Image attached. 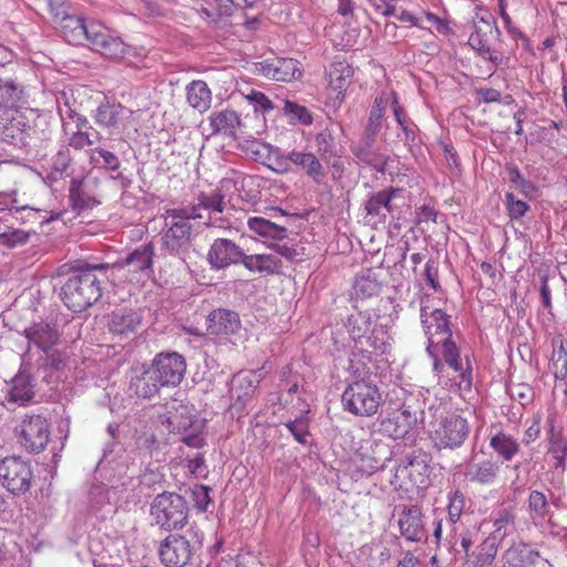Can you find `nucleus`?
I'll return each instance as SVG.
<instances>
[{
  "label": "nucleus",
  "mask_w": 567,
  "mask_h": 567,
  "mask_svg": "<svg viewBox=\"0 0 567 567\" xmlns=\"http://www.w3.org/2000/svg\"><path fill=\"white\" fill-rule=\"evenodd\" d=\"M140 371L132 375L130 390L138 398L151 399L156 396L162 388L176 386L182 382L186 372V361L177 352H161L148 365L143 364Z\"/></svg>",
  "instance_id": "obj_1"
},
{
  "label": "nucleus",
  "mask_w": 567,
  "mask_h": 567,
  "mask_svg": "<svg viewBox=\"0 0 567 567\" xmlns=\"http://www.w3.org/2000/svg\"><path fill=\"white\" fill-rule=\"evenodd\" d=\"M109 265H87L74 272L62 286L61 298L73 312H82L102 296L101 281L96 270H106Z\"/></svg>",
  "instance_id": "obj_2"
},
{
  "label": "nucleus",
  "mask_w": 567,
  "mask_h": 567,
  "mask_svg": "<svg viewBox=\"0 0 567 567\" xmlns=\"http://www.w3.org/2000/svg\"><path fill=\"white\" fill-rule=\"evenodd\" d=\"M56 105L68 146L80 151L94 145L102 138L100 132L94 130L89 120L79 112L76 102L71 101L66 92H62L56 97Z\"/></svg>",
  "instance_id": "obj_3"
},
{
  "label": "nucleus",
  "mask_w": 567,
  "mask_h": 567,
  "mask_svg": "<svg viewBox=\"0 0 567 567\" xmlns=\"http://www.w3.org/2000/svg\"><path fill=\"white\" fill-rule=\"evenodd\" d=\"M412 399L404 389H392L388 393V409L377 420L378 431L394 440L403 439L417 421L410 403Z\"/></svg>",
  "instance_id": "obj_4"
},
{
  "label": "nucleus",
  "mask_w": 567,
  "mask_h": 567,
  "mask_svg": "<svg viewBox=\"0 0 567 567\" xmlns=\"http://www.w3.org/2000/svg\"><path fill=\"white\" fill-rule=\"evenodd\" d=\"M188 506L183 496L172 492L158 494L151 504V516L161 529L183 528L188 520Z\"/></svg>",
  "instance_id": "obj_5"
},
{
  "label": "nucleus",
  "mask_w": 567,
  "mask_h": 567,
  "mask_svg": "<svg viewBox=\"0 0 567 567\" xmlns=\"http://www.w3.org/2000/svg\"><path fill=\"white\" fill-rule=\"evenodd\" d=\"M344 411L361 417L374 415L381 403L382 394L371 380H355L342 393Z\"/></svg>",
  "instance_id": "obj_6"
},
{
  "label": "nucleus",
  "mask_w": 567,
  "mask_h": 567,
  "mask_svg": "<svg viewBox=\"0 0 567 567\" xmlns=\"http://www.w3.org/2000/svg\"><path fill=\"white\" fill-rule=\"evenodd\" d=\"M430 466L426 456L415 452L404 455L395 466L391 484L396 489L411 492L429 485Z\"/></svg>",
  "instance_id": "obj_7"
},
{
  "label": "nucleus",
  "mask_w": 567,
  "mask_h": 567,
  "mask_svg": "<svg viewBox=\"0 0 567 567\" xmlns=\"http://www.w3.org/2000/svg\"><path fill=\"white\" fill-rule=\"evenodd\" d=\"M200 546V540L194 533L169 534L161 542L158 556L166 567H185L192 563Z\"/></svg>",
  "instance_id": "obj_8"
},
{
  "label": "nucleus",
  "mask_w": 567,
  "mask_h": 567,
  "mask_svg": "<svg viewBox=\"0 0 567 567\" xmlns=\"http://www.w3.org/2000/svg\"><path fill=\"white\" fill-rule=\"evenodd\" d=\"M470 431L465 417L451 413L437 420L430 437L437 450H456L467 440Z\"/></svg>",
  "instance_id": "obj_9"
},
{
  "label": "nucleus",
  "mask_w": 567,
  "mask_h": 567,
  "mask_svg": "<svg viewBox=\"0 0 567 567\" xmlns=\"http://www.w3.org/2000/svg\"><path fill=\"white\" fill-rule=\"evenodd\" d=\"M37 125L31 126L23 113L18 110L7 111L0 120L1 140L10 145L24 147L30 141H43L50 137L42 131V136L38 134Z\"/></svg>",
  "instance_id": "obj_10"
},
{
  "label": "nucleus",
  "mask_w": 567,
  "mask_h": 567,
  "mask_svg": "<svg viewBox=\"0 0 567 567\" xmlns=\"http://www.w3.org/2000/svg\"><path fill=\"white\" fill-rule=\"evenodd\" d=\"M14 435L21 449L31 454H39L50 441V424L41 415H25L14 427Z\"/></svg>",
  "instance_id": "obj_11"
},
{
  "label": "nucleus",
  "mask_w": 567,
  "mask_h": 567,
  "mask_svg": "<svg viewBox=\"0 0 567 567\" xmlns=\"http://www.w3.org/2000/svg\"><path fill=\"white\" fill-rule=\"evenodd\" d=\"M32 482L33 471L29 461L20 456H9L0 461V483L11 494H25Z\"/></svg>",
  "instance_id": "obj_12"
},
{
  "label": "nucleus",
  "mask_w": 567,
  "mask_h": 567,
  "mask_svg": "<svg viewBox=\"0 0 567 567\" xmlns=\"http://www.w3.org/2000/svg\"><path fill=\"white\" fill-rule=\"evenodd\" d=\"M84 40L91 44L93 50L114 60L124 59L131 50L120 37L96 21L89 22Z\"/></svg>",
  "instance_id": "obj_13"
},
{
  "label": "nucleus",
  "mask_w": 567,
  "mask_h": 567,
  "mask_svg": "<svg viewBox=\"0 0 567 567\" xmlns=\"http://www.w3.org/2000/svg\"><path fill=\"white\" fill-rule=\"evenodd\" d=\"M429 355H441L444 363L455 372L460 373L458 386L463 390H471L473 384L472 364L466 359V367L463 368L461 360V350L452 340V336H445L444 339L437 340L433 350H426Z\"/></svg>",
  "instance_id": "obj_14"
},
{
  "label": "nucleus",
  "mask_w": 567,
  "mask_h": 567,
  "mask_svg": "<svg viewBox=\"0 0 567 567\" xmlns=\"http://www.w3.org/2000/svg\"><path fill=\"white\" fill-rule=\"evenodd\" d=\"M424 299L421 300L420 318L423 331L427 338L426 350H433L437 340L445 336H452L450 316L443 310L427 305Z\"/></svg>",
  "instance_id": "obj_15"
},
{
  "label": "nucleus",
  "mask_w": 567,
  "mask_h": 567,
  "mask_svg": "<svg viewBox=\"0 0 567 567\" xmlns=\"http://www.w3.org/2000/svg\"><path fill=\"white\" fill-rule=\"evenodd\" d=\"M40 210L24 203L16 188L0 190V220L9 221L10 217L21 224L41 223Z\"/></svg>",
  "instance_id": "obj_16"
},
{
  "label": "nucleus",
  "mask_w": 567,
  "mask_h": 567,
  "mask_svg": "<svg viewBox=\"0 0 567 567\" xmlns=\"http://www.w3.org/2000/svg\"><path fill=\"white\" fill-rule=\"evenodd\" d=\"M182 218L181 215L169 209L165 213V229L163 230L162 243L171 255H178L190 241L193 227L190 223H186Z\"/></svg>",
  "instance_id": "obj_17"
},
{
  "label": "nucleus",
  "mask_w": 567,
  "mask_h": 567,
  "mask_svg": "<svg viewBox=\"0 0 567 567\" xmlns=\"http://www.w3.org/2000/svg\"><path fill=\"white\" fill-rule=\"evenodd\" d=\"M471 23L472 32L467 41L468 45L480 55L489 52V38L494 32L497 37L501 35L495 17L491 12L480 9L475 12Z\"/></svg>",
  "instance_id": "obj_18"
},
{
  "label": "nucleus",
  "mask_w": 567,
  "mask_h": 567,
  "mask_svg": "<svg viewBox=\"0 0 567 567\" xmlns=\"http://www.w3.org/2000/svg\"><path fill=\"white\" fill-rule=\"evenodd\" d=\"M244 249L228 238H216L207 251V262L213 270H224L233 265H239Z\"/></svg>",
  "instance_id": "obj_19"
},
{
  "label": "nucleus",
  "mask_w": 567,
  "mask_h": 567,
  "mask_svg": "<svg viewBox=\"0 0 567 567\" xmlns=\"http://www.w3.org/2000/svg\"><path fill=\"white\" fill-rule=\"evenodd\" d=\"M133 112L120 103L105 101L94 111L95 123L110 134H118L127 127Z\"/></svg>",
  "instance_id": "obj_20"
},
{
  "label": "nucleus",
  "mask_w": 567,
  "mask_h": 567,
  "mask_svg": "<svg viewBox=\"0 0 567 567\" xmlns=\"http://www.w3.org/2000/svg\"><path fill=\"white\" fill-rule=\"evenodd\" d=\"M378 133L364 130L361 138L351 145V152L362 164L371 166L379 173H384L388 166V157L375 147Z\"/></svg>",
  "instance_id": "obj_21"
},
{
  "label": "nucleus",
  "mask_w": 567,
  "mask_h": 567,
  "mask_svg": "<svg viewBox=\"0 0 567 567\" xmlns=\"http://www.w3.org/2000/svg\"><path fill=\"white\" fill-rule=\"evenodd\" d=\"M258 74L275 81L290 82L302 74L300 63L291 58H275L256 66Z\"/></svg>",
  "instance_id": "obj_22"
},
{
  "label": "nucleus",
  "mask_w": 567,
  "mask_h": 567,
  "mask_svg": "<svg viewBox=\"0 0 567 567\" xmlns=\"http://www.w3.org/2000/svg\"><path fill=\"white\" fill-rule=\"evenodd\" d=\"M398 524L405 540L419 543L426 538L423 514L417 505H402Z\"/></svg>",
  "instance_id": "obj_23"
},
{
  "label": "nucleus",
  "mask_w": 567,
  "mask_h": 567,
  "mask_svg": "<svg viewBox=\"0 0 567 567\" xmlns=\"http://www.w3.org/2000/svg\"><path fill=\"white\" fill-rule=\"evenodd\" d=\"M403 192L402 188L390 186L368 195L364 204L367 216L378 220H385L388 214H392L394 205L392 200Z\"/></svg>",
  "instance_id": "obj_24"
},
{
  "label": "nucleus",
  "mask_w": 567,
  "mask_h": 567,
  "mask_svg": "<svg viewBox=\"0 0 567 567\" xmlns=\"http://www.w3.org/2000/svg\"><path fill=\"white\" fill-rule=\"evenodd\" d=\"M499 474V465L492 458H477L473 455L464 468L466 481L478 485L493 484Z\"/></svg>",
  "instance_id": "obj_25"
},
{
  "label": "nucleus",
  "mask_w": 567,
  "mask_h": 567,
  "mask_svg": "<svg viewBox=\"0 0 567 567\" xmlns=\"http://www.w3.org/2000/svg\"><path fill=\"white\" fill-rule=\"evenodd\" d=\"M23 336L30 343L48 353L60 340V332L56 324L49 321L32 323L23 330Z\"/></svg>",
  "instance_id": "obj_26"
},
{
  "label": "nucleus",
  "mask_w": 567,
  "mask_h": 567,
  "mask_svg": "<svg viewBox=\"0 0 567 567\" xmlns=\"http://www.w3.org/2000/svg\"><path fill=\"white\" fill-rule=\"evenodd\" d=\"M142 322L143 316L141 310L120 309L112 312L109 330L121 338H128L140 330Z\"/></svg>",
  "instance_id": "obj_27"
},
{
  "label": "nucleus",
  "mask_w": 567,
  "mask_h": 567,
  "mask_svg": "<svg viewBox=\"0 0 567 567\" xmlns=\"http://www.w3.org/2000/svg\"><path fill=\"white\" fill-rule=\"evenodd\" d=\"M69 199L73 210L79 214L91 210L101 204L99 195L86 181L72 179L69 189Z\"/></svg>",
  "instance_id": "obj_28"
},
{
  "label": "nucleus",
  "mask_w": 567,
  "mask_h": 567,
  "mask_svg": "<svg viewBox=\"0 0 567 567\" xmlns=\"http://www.w3.org/2000/svg\"><path fill=\"white\" fill-rule=\"evenodd\" d=\"M289 158L292 165L300 168L313 183L320 185L326 179L327 171L316 154L292 150L289 152Z\"/></svg>",
  "instance_id": "obj_29"
},
{
  "label": "nucleus",
  "mask_w": 567,
  "mask_h": 567,
  "mask_svg": "<svg viewBox=\"0 0 567 567\" xmlns=\"http://www.w3.org/2000/svg\"><path fill=\"white\" fill-rule=\"evenodd\" d=\"M237 183V179L233 177L223 178L219 187L215 192L212 194L200 193L197 196L198 205L202 206L203 209L208 210V215L221 214L226 206V193L238 190Z\"/></svg>",
  "instance_id": "obj_30"
},
{
  "label": "nucleus",
  "mask_w": 567,
  "mask_h": 567,
  "mask_svg": "<svg viewBox=\"0 0 567 567\" xmlns=\"http://www.w3.org/2000/svg\"><path fill=\"white\" fill-rule=\"evenodd\" d=\"M154 255L153 244H144L127 254L123 259L117 261L114 267L128 268L130 272L148 274L152 271Z\"/></svg>",
  "instance_id": "obj_31"
},
{
  "label": "nucleus",
  "mask_w": 567,
  "mask_h": 567,
  "mask_svg": "<svg viewBox=\"0 0 567 567\" xmlns=\"http://www.w3.org/2000/svg\"><path fill=\"white\" fill-rule=\"evenodd\" d=\"M259 384V375L256 371H240L236 373L230 383L231 398L236 403L245 405L252 398Z\"/></svg>",
  "instance_id": "obj_32"
},
{
  "label": "nucleus",
  "mask_w": 567,
  "mask_h": 567,
  "mask_svg": "<svg viewBox=\"0 0 567 567\" xmlns=\"http://www.w3.org/2000/svg\"><path fill=\"white\" fill-rule=\"evenodd\" d=\"M506 561L512 567H536L539 564H547L538 550L526 543L513 544L505 553Z\"/></svg>",
  "instance_id": "obj_33"
},
{
  "label": "nucleus",
  "mask_w": 567,
  "mask_h": 567,
  "mask_svg": "<svg viewBox=\"0 0 567 567\" xmlns=\"http://www.w3.org/2000/svg\"><path fill=\"white\" fill-rule=\"evenodd\" d=\"M34 383L31 375L24 371H19L8 384V402L24 405L34 398Z\"/></svg>",
  "instance_id": "obj_34"
},
{
  "label": "nucleus",
  "mask_w": 567,
  "mask_h": 567,
  "mask_svg": "<svg viewBox=\"0 0 567 567\" xmlns=\"http://www.w3.org/2000/svg\"><path fill=\"white\" fill-rule=\"evenodd\" d=\"M207 330L210 334H234L240 327V320L235 311L216 309L208 316Z\"/></svg>",
  "instance_id": "obj_35"
},
{
  "label": "nucleus",
  "mask_w": 567,
  "mask_h": 567,
  "mask_svg": "<svg viewBox=\"0 0 567 567\" xmlns=\"http://www.w3.org/2000/svg\"><path fill=\"white\" fill-rule=\"evenodd\" d=\"M353 68L346 61L333 62L328 71L329 90L337 100L342 99L353 78Z\"/></svg>",
  "instance_id": "obj_36"
},
{
  "label": "nucleus",
  "mask_w": 567,
  "mask_h": 567,
  "mask_svg": "<svg viewBox=\"0 0 567 567\" xmlns=\"http://www.w3.org/2000/svg\"><path fill=\"white\" fill-rule=\"evenodd\" d=\"M392 451L390 446L381 441L373 442L370 452L361 457V470L368 475L383 470L388 462L391 461Z\"/></svg>",
  "instance_id": "obj_37"
},
{
  "label": "nucleus",
  "mask_w": 567,
  "mask_h": 567,
  "mask_svg": "<svg viewBox=\"0 0 567 567\" xmlns=\"http://www.w3.org/2000/svg\"><path fill=\"white\" fill-rule=\"evenodd\" d=\"M526 511L533 523L537 525L544 524L553 516L550 502L543 491L532 489L526 502Z\"/></svg>",
  "instance_id": "obj_38"
},
{
  "label": "nucleus",
  "mask_w": 567,
  "mask_h": 567,
  "mask_svg": "<svg viewBox=\"0 0 567 567\" xmlns=\"http://www.w3.org/2000/svg\"><path fill=\"white\" fill-rule=\"evenodd\" d=\"M24 103L27 100L23 85L11 78L0 79V109L14 111Z\"/></svg>",
  "instance_id": "obj_39"
},
{
  "label": "nucleus",
  "mask_w": 567,
  "mask_h": 567,
  "mask_svg": "<svg viewBox=\"0 0 567 567\" xmlns=\"http://www.w3.org/2000/svg\"><path fill=\"white\" fill-rule=\"evenodd\" d=\"M240 264L251 272L280 274L282 268L281 260L272 254L246 255L244 252Z\"/></svg>",
  "instance_id": "obj_40"
},
{
  "label": "nucleus",
  "mask_w": 567,
  "mask_h": 567,
  "mask_svg": "<svg viewBox=\"0 0 567 567\" xmlns=\"http://www.w3.org/2000/svg\"><path fill=\"white\" fill-rule=\"evenodd\" d=\"M489 447L504 462L512 461L520 451L517 439L504 431H497L491 435Z\"/></svg>",
  "instance_id": "obj_41"
},
{
  "label": "nucleus",
  "mask_w": 567,
  "mask_h": 567,
  "mask_svg": "<svg viewBox=\"0 0 567 567\" xmlns=\"http://www.w3.org/2000/svg\"><path fill=\"white\" fill-rule=\"evenodd\" d=\"M166 422L172 432L186 433L194 429L197 420L193 409L179 403L167 411Z\"/></svg>",
  "instance_id": "obj_42"
},
{
  "label": "nucleus",
  "mask_w": 567,
  "mask_h": 567,
  "mask_svg": "<svg viewBox=\"0 0 567 567\" xmlns=\"http://www.w3.org/2000/svg\"><path fill=\"white\" fill-rule=\"evenodd\" d=\"M390 347L388 332L381 326H377L370 330L364 338L359 340L355 348L369 354H384Z\"/></svg>",
  "instance_id": "obj_43"
},
{
  "label": "nucleus",
  "mask_w": 567,
  "mask_h": 567,
  "mask_svg": "<svg viewBox=\"0 0 567 567\" xmlns=\"http://www.w3.org/2000/svg\"><path fill=\"white\" fill-rule=\"evenodd\" d=\"M352 289L355 298H371L380 292L381 281L373 269H364L357 275Z\"/></svg>",
  "instance_id": "obj_44"
},
{
  "label": "nucleus",
  "mask_w": 567,
  "mask_h": 567,
  "mask_svg": "<svg viewBox=\"0 0 567 567\" xmlns=\"http://www.w3.org/2000/svg\"><path fill=\"white\" fill-rule=\"evenodd\" d=\"M56 24L62 29L68 42L79 44L85 38L89 22L83 17L70 12L65 19L58 20Z\"/></svg>",
  "instance_id": "obj_45"
},
{
  "label": "nucleus",
  "mask_w": 567,
  "mask_h": 567,
  "mask_svg": "<svg viewBox=\"0 0 567 567\" xmlns=\"http://www.w3.org/2000/svg\"><path fill=\"white\" fill-rule=\"evenodd\" d=\"M186 99L193 109L205 112L212 103V92L205 81L195 80L186 86Z\"/></svg>",
  "instance_id": "obj_46"
},
{
  "label": "nucleus",
  "mask_w": 567,
  "mask_h": 567,
  "mask_svg": "<svg viewBox=\"0 0 567 567\" xmlns=\"http://www.w3.org/2000/svg\"><path fill=\"white\" fill-rule=\"evenodd\" d=\"M247 225L252 233L268 239L282 240L288 234L286 227L272 223L264 217H250L247 220Z\"/></svg>",
  "instance_id": "obj_47"
},
{
  "label": "nucleus",
  "mask_w": 567,
  "mask_h": 567,
  "mask_svg": "<svg viewBox=\"0 0 567 567\" xmlns=\"http://www.w3.org/2000/svg\"><path fill=\"white\" fill-rule=\"evenodd\" d=\"M375 327L372 315L367 311H355L348 317L347 328L355 344Z\"/></svg>",
  "instance_id": "obj_48"
},
{
  "label": "nucleus",
  "mask_w": 567,
  "mask_h": 567,
  "mask_svg": "<svg viewBox=\"0 0 567 567\" xmlns=\"http://www.w3.org/2000/svg\"><path fill=\"white\" fill-rule=\"evenodd\" d=\"M213 134L234 135L236 127L240 124L238 114L233 110H225L210 116Z\"/></svg>",
  "instance_id": "obj_49"
},
{
  "label": "nucleus",
  "mask_w": 567,
  "mask_h": 567,
  "mask_svg": "<svg viewBox=\"0 0 567 567\" xmlns=\"http://www.w3.org/2000/svg\"><path fill=\"white\" fill-rule=\"evenodd\" d=\"M497 548L494 542L483 540L472 554H467L464 567H488L495 559Z\"/></svg>",
  "instance_id": "obj_50"
},
{
  "label": "nucleus",
  "mask_w": 567,
  "mask_h": 567,
  "mask_svg": "<svg viewBox=\"0 0 567 567\" xmlns=\"http://www.w3.org/2000/svg\"><path fill=\"white\" fill-rule=\"evenodd\" d=\"M514 524L515 514L512 509L504 508L499 511L493 523L494 530L485 540L494 542L496 548L498 549V543L502 542L511 533V530L514 528Z\"/></svg>",
  "instance_id": "obj_51"
},
{
  "label": "nucleus",
  "mask_w": 567,
  "mask_h": 567,
  "mask_svg": "<svg viewBox=\"0 0 567 567\" xmlns=\"http://www.w3.org/2000/svg\"><path fill=\"white\" fill-rule=\"evenodd\" d=\"M548 442V451L556 461V467L564 470L567 460V439L564 436L561 430L554 427L553 423L550 424Z\"/></svg>",
  "instance_id": "obj_52"
},
{
  "label": "nucleus",
  "mask_w": 567,
  "mask_h": 567,
  "mask_svg": "<svg viewBox=\"0 0 567 567\" xmlns=\"http://www.w3.org/2000/svg\"><path fill=\"white\" fill-rule=\"evenodd\" d=\"M159 421L156 419H148L145 422V431L141 432L136 436V445L140 450H144L152 453L158 447V440L154 432V429L158 425Z\"/></svg>",
  "instance_id": "obj_53"
},
{
  "label": "nucleus",
  "mask_w": 567,
  "mask_h": 567,
  "mask_svg": "<svg viewBox=\"0 0 567 567\" xmlns=\"http://www.w3.org/2000/svg\"><path fill=\"white\" fill-rule=\"evenodd\" d=\"M389 99L385 95H380L374 99L373 105L370 111L365 131L371 133H379L381 128V121L384 116Z\"/></svg>",
  "instance_id": "obj_54"
},
{
  "label": "nucleus",
  "mask_w": 567,
  "mask_h": 567,
  "mask_svg": "<svg viewBox=\"0 0 567 567\" xmlns=\"http://www.w3.org/2000/svg\"><path fill=\"white\" fill-rule=\"evenodd\" d=\"M550 369L555 379L565 380L567 378V346L563 340L551 353Z\"/></svg>",
  "instance_id": "obj_55"
},
{
  "label": "nucleus",
  "mask_w": 567,
  "mask_h": 567,
  "mask_svg": "<svg viewBox=\"0 0 567 567\" xmlns=\"http://www.w3.org/2000/svg\"><path fill=\"white\" fill-rule=\"evenodd\" d=\"M282 113L292 123L299 122L303 125H310L312 123L310 111L296 102L289 100L284 101Z\"/></svg>",
  "instance_id": "obj_56"
},
{
  "label": "nucleus",
  "mask_w": 567,
  "mask_h": 567,
  "mask_svg": "<svg viewBox=\"0 0 567 567\" xmlns=\"http://www.w3.org/2000/svg\"><path fill=\"white\" fill-rule=\"evenodd\" d=\"M506 172L508 175V181L511 184L515 185L519 188L520 193L528 198H532L536 193V186L528 179H526L522 174L518 167L514 164L506 165Z\"/></svg>",
  "instance_id": "obj_57"
},
{
  "label": "nucleus",
  "mask_w": 567,
  "mask_h": 567,
  "mask_svg": "<svg viewBox=\"0 0 567 567\" xmlns=\"http://www.w3.org/2000/svg\"><path fill=\"white\" fill-rule=\"evenodd\" d=\"M91 163L100 165L106 171H117L121 165L116 154L103 147H95L91 151Z\"/></svg>",
  "instance_id": "obj_58"
},
{
  "label": "nucleus",
  "mask_w": 567,
  "mask_h": 567,
  "mask_svg": "<svg viewBox=\"0 0 567 567\" xmlns=\"http://www.w3.org/2000/svg\"><path fill=\"white\" fill-rule=\"evenodd\" d=\"M317 153L322 161H328L334 153V138L329 130H322L315 136Z\"/></svg>",
  "instance_id": "obj_59"
},
{
  "label": "nucleus",
  "mask_w": 567,
  "mask_h": 567,
  "mask_svg": "<svg viewBox=\"0 0 567 567\" xmlns=\"http://www.w3.org/2000/svg\"><path fill=\"white\" fill-rule=\"evenodd\" d=\"M465 507V496L460 489L449 494L447 514L451 523L455 524L461 518Z\"/></svg>",
  "instance_id": "obj_60"
},
{
  "label": "nucleus",
  "mask_w": 567,
  "mask_h": 567,
  "mask_svg": "<svg viewBox=\"0 0 567 567\" xmlns=\"http://www.w3.org/2000/svg\"><path fill=\"white\" fill-rule=\"evenodd\" d=\"M30 238V234L22 229H9L0 233V245L8 248H14L24 245Z\"/></svg>",
  "instance_id": "obj_61"
},
{
  "label": "nucleus",
  "mask_w": 567,
  "mask_h": 567,
  "mask_svg": "<svg viewBox=\"0 0 567 567\" xmlns=\"http://www.w3.org/2000/svg\"><path fill=\"white\" fill-rule=\"evenodd\" d=\"M505 206L511 219H519L529 210V205L520 199H516L513 193L505 194Z\"/></svg>",
  "instance_id": "obj_62"
},
{
  "label": "nucleus",
  "mask_w": 567,
  "mask_h": 567,
  "mask_svg": "<svg viewBox=\"0 0 567 567\" xmlns=\"http://www.w3.org/2000/svg\"><path fill=\"white\" fill-rule=\"evenodd\" d=\"M507 392L513 400L519 402L523 406L529 404L534 398V390L527 383L511 384Z\"/></svg>",
  "instance_id": "obj_63"
},
{
  "label": "nucleus",
  "mask_w": 567,
  "mask_h": 567,
  "mask_svg": "<svg viewBox=\"0 0 567 567\" xmlns=\"http://www.w3.org/2000/svg\"><path fill=\"white\" fill-rule=\"evenodd\" d=\"M365 355L352 353L349 358L348 372L355 378V380H369V373L367 363L364 362Z\"/></svg>",
  "instance_id": "obj_64"
}]
</instances>
